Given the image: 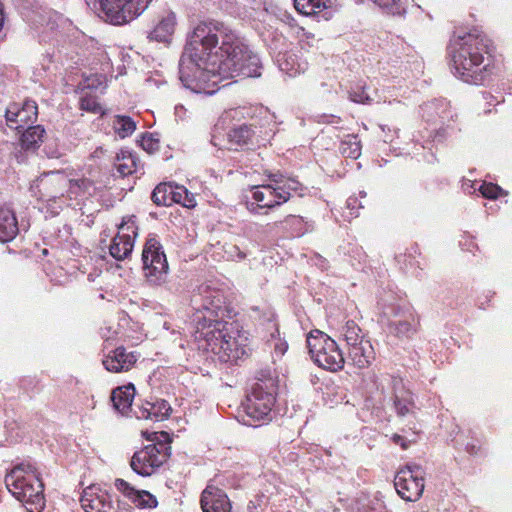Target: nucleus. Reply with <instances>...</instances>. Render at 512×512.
Segmentation results:
<instances>
[{
  "label": "nucleus",
  "mask_w": 512,
  "mask_h": 512,
  "mask_svg": "<svg viewBox=\"0 0 512 512\" xmlns=\"http://www.w3.org/2000/svg\"><path fill=\"white\" fill-rule=\"evenodd\" d=\"M260 59L237 33L219 22L195 27L179 60V78L195 93L214 94L218 83L260 76Z\"/></svg>",
  "instance_id": "nucleus-1"
},
{
  "label": "nucleus",
  "mask_w": 512,
  "mask_h": 512,
  "mask_svg": "<svg viewBox=\"0 0 512 512\" xmlns=\"http://www.w3.org/2000/svg\"><path fill=\"white\" fill-rule=\"evenodd\" d=\"M491 41L476 31L454 36L449 44L451 69L466 83L482 84L489 75Z\"/></svg>",
  "instance_id": "nucleus-2"
},
{
  "label": "nucleus",
  "mask_w": 512,
  "mask_h": 512,
  "mask_svg": "<svg viewBox=\"0 0 512 512\" xmlns=\"http://www.w3.org/2000/svg\"><path fill=\"white\" fill-rule=\"evenodd\" d=\"M5 485L18 501L25 504L29 512H41L44 508L43 483L31 463L16 465L6 475Z\"/></svg>",
  "instance_id": "nucleus-3"
},
{
  "label": "nucleus",
  "mask_w": 512,
  "mask_h": 512,
  "mask_svg": "<svg viewBox=\"0 0 512 512\" xmlns=\"http://www.w3.org/2000/svg\"><path fill=\"white\" fill-rule=\"evenodd\" d=\"M70 178L62 171L43 173L30 184L32 196L45 202L47 210L57 215L71 200Z\"/></svg>",
  "instance_id": "nucleus-4"
},
{
  "label": "nucleus",
  "mask_w": 512,
  "mask_h": 512,
  "mask_svg": "<svg viewBox=\"0 0 512 512\" xmlns=\"http://www.w3.org/2000/svg\"><path fill=\"white\" fill-rule=\"evenodd\" d=\"M276 383L271 376L258 378L253 384L251 392L242 402L244 424L255 426V422L269 419L275 403Z\"/></svg>",
  "instance_id": "nucleus-5"
},
{
  "label": "nucleus",
  "mask_w": 512,
  "mask_h": 512,
  "mask_svg": "<svg viewBox=\"0 0 512 512\" xmlns=\"http://www.w3.org/2000/svg\"><path fill=\"white\" fill-rule=\"evenodd\" d=\"M227 322L214 327L205 334L207 349L217 355L222 362L237 363L248 355L250 349L246 344L247 338L232 336Z\"/></svg>",
  "instance_id": "nucleus-6"
},
{
  "label": "nucleus",
  "mask_w": 512,
  "mask_h": 512,
  "mask_svg": "<svg viewBox=\"0 0 512 512\" xmlns=\"http://www.w3.org/2000/svg\"><path fill=\"white\" fill-rule=\"evenodd\" d=\"M192 303L199 306L196 308L202 314L205 322L204 327H217L226 323L225 318L230 316V310L226 306L224 293L209 285H202L198 293L192 297Z\"/></svg>",
  "instance_id": "nucleus-7"
},
{
  "label": "nucleus",
  "mask_w": 512,
  "mask_h": 512,
  "mask_svg": "<svg viewBox=\"0 0 512 512\" xmlns=\"http://www.w3.org/2000/svg\"><path fill=\"white\" fill-rule=\"evenodd\" d=\"M307 347L314 363L323 369L338 371L343 368L344 357L337 343L320 330H313L307 336Z\"/></svg>",
  "instance_id": "nucleus-8"
},
{
  "label": "nucleus",
  "mask_w": 512,
  "mask_h": 512,
  "mask_svg": "<svg viewBox=\"0 0 512 512\" xmlns=\"http://www.w3.org/2000/svg\"><path fill=\"white\" fill-rule=\"evenodd\" d=\"M142 263L146 280L154 286L166 281L168 262L161 243L155 235H149L142 251Z\"/></svg>",
  "instance_id": "nucleus-9"
},
{
  "label": "nucleus",
  "mask_w": 512,
  "mask_h": 512,
  "mask_svg": "<svg viewBox=\"0 0 512 512\" xmlns=\"http://www.w3.org/2000/svg\"><path fill=\"white\" fill-rule=\"evenodd\" d=\"M170 450L166 443L149 444L133 454L130 466L140 476H151L167 461Z\"/></svg>",
  "instance_id": "nucleus-10"
},
{
  "label": "nucleus",
  "mask_w": 512,
  "mask_h": 512,
  "mask_svg": "<svg viewBox=\"0 0 512 512\" xmlns=\"http://www.w3.org/2000/svg\"><path fill=\"white\" fill-rule=\"evenodd\" d=\"M152 0H99L107 19L114 25L127 23L142 14ZM89 5V0H86Z\"/></svg>",
  "instance_id": "nucleus-11"
},
{
  "label": "nucleus",
  "mask_w": 512,
  "mask_h": 512,
  "mask_svg": "<svg viewBox=\"0 0 512 512\" xmlns=\"http://www.w3.org/2000/svg\"><path fill=\"white\" fill-rule=\"evenodd\" d=\"M424 471L420 465H407L395 476L394 485L400 497L406 501H416L424 490Z\"/></svg>",
  "instance_id": "nucleus-12"
},
{
  "label": "nucleus",
  "mask_w": 512,
  "mask_h": 512,
  "mask_svg": "<svg viewBox=\"0 0 512 512\" xmlns=\"http://www.w3.org/2000/svg\"><path fill=\"white\" fill-rule=\"evenodd\" d=\"M383 315L391 333L398 337H410L416 332L417 319L410 307L400 305H383Z\"/></svg>",
  "instance_id": "nucleus-13"
},
{
  "label": "nucleus",
  "mask_w": 512,
  "mask_h": 512,
  "mask_svg": "<svg viewBox=\"0 0 512 512\" xmlns=\"http://www.w3.org/2000/svg\"><path fill=\"white\" fill-rule=\"evenodd\" d=\"M38 117V106L34 100L27 99L22 105L10 104L5 110L7 125L16 130L24 129L34 123Z\"/></svg>",
  "instance_id": "nucleus-14"
},
{
  "label": "nucleus",
  "mask_w": 512,
  "mask_h": 512,
  "mask_svg": "<svg viewBox=\"0 0 512 512\" xmlns=\"http://www.w3.org/2000/svg\"><path fill=\"white\" fill-rule=\"evenodd\" d=\"M80 502L85 512H117L112 496L95 485L83 491Z\"/></svg>",
  "instance_id": "nucleus-15"
},
{
  "label": "nucleus",
  "mask_w": 512,
  "mask_h": 512,
  "mask_svg": "<svg viewBox=\"0 0 512 512\" xmlns=\"http://www.w3.org/2000/svg\"><path fill=\"white\" fill-rule=\"evenodd\" d=\"M116 489L140 509H154L158 505L156 497L146 490H137L127 481L117 478Z\"/></svg>",
  "instance_id": "nucleus-16"
},
{
  "label": "nucleus",
  "mask_w": 512,
  "mask_h": 512,
  "mask_svg": "<svg viewBox=\"0 0 512 512\" xmlns=\"http://www.w3.org/2000/svg\"><path fill=\"white\" fill-rule=\"evenodd\" d=\"M203 512H230L231 503L226 493L216 486L208 485L201 495Z\"/></svg>",
  "instance_id": "nucleus-17"
},
{
  "label": "nucleus",
  "mask_w": 512,
  "mask_h": 512,
  "mask_svg": "<svg viewBox=\"0 0 512 512\" xmlns=\"http://www.w3.org/2000/svg\"><path fill=\"white\" fill-rule=\"evenodd\" d=\"M138 360L135 352H127L124 347H117L104 359L103 365L109 372L120 373L130 370Z\"/></svg>",
  "instance_id": "nucleus-18"
},
{
  "label": "nucleus",
  "mask_w": 512,
  "mask_h": 512,
  "mask_svg": "<svg viewBox=\"0 0 512 512\" xmlns=\"http://www.w3.org/2000/svg\"><path fill=\"white\" fill-rule=\"evenodd\" d=\"M252 199L258 208H274L288 201L287 193H278L275 185L266 184L253 187Z\"/></svg>",
  "instance_id": "nucleus-19"
},
{
  "label": "nucleus",
  "mask_w": 512,
  "mask_h": 512,
  "mask_svg": "<svg viewBox=\"0 0 512 512\" xmlns=\"http://www.w3.org/2000/svg\"><path fill=\"white\" fill-rule=\"evenodd\" d=\"M334 0H294V6L298 12L306 16H312L317 20H329L332 13L329 8Z\"/></svg>",
  "instance_id": "nucleus-20"
},
{
  "label": "nucleus",
  "mask_w": 512,
  "mask_h": 512,
  "mask_svg": "<svg viewBox=\"0 0 512 512\" xmlns=\"http://www.w3.org/2000/svg\"><path fill=\"white\" fill-rule=\"evenodd\" d=\"M176 26V16L173 12H165L161 15L155 24L148 38L151 41L168 43L174 33Z\"/></svg>",
  "instance_id": "nucleus-21"
},
{
  "label": "nucleus",
  "mask_w": 512,
  "mask_h": 512,
  "mask_svg": "<svg viewBox=\"0 0 512 512\" xmlns=\"http://www.w3.org/2000/svg\"><path fill=\"white\" fill-rule=\"evenodd\" d=\"M422 117L428 122L444 123L452 118L449 103L444 99H435L421 106Z\"/></svg>",
  "instance_id": "nucleus-22"
},
{
  "label": "nucleus",
  "mask_w": 512,
  "mask_h": 512,
  "mask_svg": "<svg viewBox=\"0 0 512 512\" xmlns=\"http://www.w3.org/2000/svg\"><path fill=\"white\" fill-rule=\"evenodd\" d=\"M348 359L360 369L368 367L374 359V349L370 341L365 339L348 347Z\"/></svg>",
  "instance_id": "nucleus-23"
},
{
  "label": "nucleus",
  "mask_w": 512,
  "mask_h": 512,
  "mask_svg": "<svg viewBox=\"0 0 512 512\" xmlns=\"http://www.w3.org/2000/svg\"><path fill=\"white\" fill-rule=\"evenodd\" d=\"M394 391V407L398 416L404 417L412 411L414 402L411 392L403 388L402 380L392 377Z\"/></svg>",
  "instance_id": "nucleus-24"
},
{
  "label": "nucleus",
  "mask_w": 512,
  "mask_h": 512,
  "mask_svg": "<svg viewBox=\"0 0 512 512\" xmlns=\"http://www.w3.org/2000/svg\"><path fill=\"white\" fill-rule=\"evenodd\" d=\"M171 412L170 404L164 400L159 399L155 402H147L136 413L137 418L151 419L154 421H163L167 419Z\"/></svg>",
  "instance_id": "nucleus-25"
},
{
  "label": "nucleus",
  "mask_w": 512,
  "mask_h": 512,
  "mask_svg": "<svg viewBox=\"0 0 512 512\" xmlns=\"http://www.w3.org/2000/svg\"><path fill=\"white\" fill-rule=\"evenodd\" d=\"M134 396L135 387L131 383L125 386L115 388L111 394L113 407L122 415L127 414L131 408Z\"/></svg>",
  "instance_id": "nucleus-26"
},
{
  "label": "nucleus",
  "mask_w": 512,
  "mask_h": 512,
  "mask_svg": "<svg viewBox=\"0 0 512 512\" xmlns=\"http://www.w3.org/2000/svg\"><path fill=\"white\" fill-rule=\"evenodd\" d=\"M19 232L18 222L15 214L9 208H0V241L9 242Z\"/></svg>",
  "instance_id": "nucleus-27"
},
{
  "label": "nucleus",
  "mask_w": 512,
  "mask_h": 512,
  "mask_svg": "<svg viewBox=\"0 0 512 512\" xmlns=\"http://www.w3.org/2000/svg\"><path fill=\"white\" fill-rule=\"evenodd\" d=\"M134 247V239L129 234L118 233L109 247L110 255L116 260L127 258Z\"/></svg>",
  "instance_id": "nucleus-28"
},
{
  "label": "nucleus",
  "mask_w": 512,
  "mask_h": 512,
  "mask_svg": "<svg viewBox=\"0 0 512 512\" xmlns=\"http://www.w3.org/2000/svg\"><path fill=\"white\" fill-rule=\"evenodd\" d=\"M254 134L252 127L245 124L231 129L228 133L230 149L238 150L248 145Z\"/></svg>",
  "instance_id": "nucleus-29"
},
{
  "label": "nucleus",
  "mask_w": 512,
  "mask_h": 512,
  "mask_svg": "<svg viewBox=\"0 0 512 512\" xmlns=\"http://www.w3.org/2000/svg\"><path fill=\"white\" fill-rule=\"evenodd\" d=\"M45 130L42 126H28L20 138L21 148L25 151H35L41 144Z\"/></svg>",
  "instance_id": "nucleus-30"
},
{
  "label": "nucleus",
  "mask_w": 512,
  "mask_h": 512,
  "mask_svg": "<svg viewBox=\"0 0 512 512\" xmlns=\"http://www.w3.org/2000/svg\"><path fill=\"white\" fill-rule=\"evenodd\" d=\"M269 178L274 183L278 193H287L288 200L290 199L292 192L297 193L302 190L301 183L294 178L285 177L280 173L270 174Z\"/></svg>",
  "instance_id": "nucleus-31"
},
{
  "label": "nucleus",
  "mask_w": 512,
  "mask_h": 512,
  "mask_svg": "<svg viewBox=\"0 0 512 512\" xmlns=\"http://www.w3.org/2000/svg\"><path fill=\"white\" fill-rule=\"evenodd\" d=\"M277 228L289 231L293 237H299L305 234L308 229L301 216L288 215L282 221L274 224Z\"/></svg>",
  "instance_id": "nucleus-32"
},
{
  "label": "nucleus",
  "mask_w": 512,
  "mask_h": 512,
  "mask_svg": "<svg viewBox=\"0 0 512 512\" xmlns=\"http://www.w3.org/2000/svg\"><path fill=\"white\" fill-rule=\"evenodd\" d=\"M279 69L289 76H295L296 74L304 71V67L296 61V56L289 52H279L276 58Z\"/></svg>",
  "instance_id": "nucleus-33"
},
{
  "label": "nucleus",
  "mask_w": 512,
  "mask_h": 512,
  "mask_svg": "<svg viewBox=\"0 0 512 512\" xmlns=\"http://www.w3.org/2000/svg\"><path fill=\"white\" fill-rule=\"evenodd\" d=\"M115 167L121 177L132 174L136 168V157L129 151L121 150L116 155Z\"/></svg>",
  "instance_id": "nucleus-34"
},
{
  "label": "nucleus",
  "mask_w": 512,
  "mask_h": 512,
  "mask_svg": "<svg viewBox=\"0 0 512 512\" xmlns=\"http://www.w3.org/2000/svg\"><path fill=\"white\" fill-rule=\"evenodd\" d=\"M339 150L344 157L357 159L361 155V145L358 136L348 135L341 141Z\"/></svg>",
  "instance_id": "nucleus-35"
},
{
  "label": "nucleus",
  "mask_w": 512,
  "mask_h": 512,
  "mask_svg": "<svg viewBox=\"0 0 512 512\" xmlns=\"http://www.w3.org/2000/svg\"><path fill=\"white\" fill-rule=\"evenodd\" d=\"M172 204L177 203L181 204L186 208H193L196 206L195 196L191 192L188 191L182 185L173 184L172 187Z\"/></svg>",
  "instance_id": "nucleus-36"
},
{
  "label": "nucleus",
  "mask_w": 512,
  "mask_h": 512,
  "mask_svg": "<svg viewBox=\"0 0 512 512\" xmlns=\"http://www.w3.org/2000/svg\"><path fill=\"white\" fill-rule=\"evenodd\" d=\"M172 187L171 183H160L155 187L151 194L152 201L158 206L172 205Z\"/></svg>",
  "instance_id": "nucleus-37"
},
{
  "label": "nucleus",
  "mask_w": 512,
  "mask_h": 512,
  "mask_svg": "<svg viewBox=\"0 0 512 512\" xmlns=\"http://www.w3.org/2000/svg\"><path fill=\"white\" fill-rule=\"evenodd\" d=\"M342 336L348 347L365 340L360 327L352 320L346 322L342 328Z\"/></svg>",
  "instance_id": "nucleus-38"
},
{
  "label": "nucleus",
  "mask_w": 512,
  "mask_h": 512,
  "mask_svg": "<svg viewBox=\"0 0 512 512\" xmlns=\"http://www.w3.org/2000/svg\"><path fill=\"white\" fill-rule=\"evenodd\" d=\"M113 128L121 138H125L135 131L136 123L129 116L117 115L113 121Z\"/></svg>",
  "instance_id": "nucleus-39"
},
{
  "label": "nucleus",
  "mask_w": 512,
  "mask_h": 512,
  "mask_svg": "<svg viewBox=\"0 0 512 512\" xmlns=\"http://www.w3.org/2000/svg\"><path fill=\"white\" fill-rule=\"evenodd\" d=\"M93 183L91 180L86 178L81 179H70V196L71 199L73 197L78 196L81 193H90L89 190L92 188Z\"/></svg>",
  "instance_id": "nucleus-40"
},
{
  "label": "nucleus",
  "mask_w": 512,
  "mask_h": 512,
  "mask_svg": "<svg viewBox=\"0 0 512 512\" xmlns=\"http://www.w3.org/2000/svg\"><path fill=\"white\" fill-rule=\"evenodd\" d=\"M80 109L94 114L104 115L105 111L96 97L86 95L80 98Z\"/></svg>",
  "instance_id": "nucleus-41"
},
{
  "label": "nucleus",
  "mask_w": 512,
  "mask_h": 512,
  "mask_svg": "<svg viewBox=\"0 0 512 512\" xmlns=\"http://www.w3.org/2000/svg\"><path fill=\"white\" fill-rule=\"evenodd\" d=\"M349 98L351 101L355 103L361 104H371L373 99L366 92V87L362 85H357L349 92Z\"/></svg>",
  "instance_id": "nucleus-42"
},
{
  "label": "nucleus",
  "mask_w": 512,
  "mask_h": 512,
  "mask_svg": "<svg viewBox=\"0 0 512 512\" xmlns=\"http://www.w3.org/2000/svg\"><path fill=\"white\" fill-rule=\"evenodd\" d=\"M269 342H271V344L273 345L274 354L277 355L278 357L283 356L288 349L287 342L279 337V331L276 326L275 331L271 333V338L269 339Z\"/></svg>",
  "instance_id": "nucleus-43"
},
{
  "label": "nucleus",
  "mask_w": 512,
  "mask_h": 512,
  "mask_svg": "<svg viewBox=\"0 0 512 512\" xmlns=\"http://www.w3.org/2000/svg\"><path fill=\"white\" fill-rule=\"evenodd\" d=\"M478 190L480 191L483 197L488 199H496L503 193V190L500 186L487 182H483L479 186Z\"/></svg>",
  "instance_id": "nucleus-44"
},
{
  "label": "nucleus",
  "mask_w": 512,
  "mask_h": 512,
  "mask_svg": "<svg viewBox=\"0 0 512 512\" xmlns=\"http://www.w3.org/2000/svg\"><path fill=\"white\" fill-rule=\"evenodd\" d=\"M140 145L148 153H153L159 147V140L152 134H143Z\"/></svg>",
  "instance_id": "nucleus-45"
},
{
  "label": "nucleus",
  "mask_w": 512,
  "mask_h": 512,
  "mask_svg": "<svg viewBox=\"0 0 512 512\" xmlns=\"http://www.w3.org/2000/svg\"><path fill=\"white\" fill-rule=\"evenodd\" d=\"M374 3L382 8L387 9L392 14H400L401 6L400 0H372Z\"/></svg>",
  "instance_id": "nucleus-46"
},
{
  "label": "nucleus",
  "mask_w": 512,
  "mask_h": 512,
  "mask_svg": "<svg viewBox=\"0 0 512 512\" xmlns=\"http://www.w3.org/2000/svg\"><path fill=\"white\" fill-rule=\"evenodd\" d=\"M363 205L356 197H349L346 201V208L349 210V218L358 216V209L362 208Z\"/></svg>",
  "instance_id": "nucleus-47"
},
{
  "label": "nucleus",
  "mask_w": 512,
  "mask_h": 512,
  "mask_svg": "<svg viewBox=\"0 0 512 512\" xmlns=\"http://www.w3.org/2000/svg\"><path fill=\"white\" fill-rule=\"evenodd\" d=\"M319 122L329 124H339L341 122L340 117L335 115H322L320 116Z\"/></svg>",
  "instance_id": "nucleus-48"
},
{
  "label": "nucleus",
  "mask_w": 512,
  "mask_h": 512,
  "mask_svg": "<svg viewBox=\"0 0 512 512\" xmlns=\"http://www.w3.org/2000/svg\"><path fill=\"white\" fill-rule=\"evenodd\" d=\"M392 440L395 444L400 445L403 449H407L409 446V442H407L402 436L398 434H394Z\"/></svg>",
  "instance_id": "nucleus-49"
},
{
  "label": "nucleus",
  "mask_w": 512,
  "mask_h": 512,
  "mask_svg": "<svg viewBox=\"0 0 512 512\" xmlns=\"http://www.w3.org/2000/svg\"><path fill=\"white\" fill-rule=\"evenodd\" d=\"M175 116L177 119H184L186 114V109L183 105H176L175 106Z\"/></svg>",
  "instance_id": "nucleus-50"
},
{
  "label": "nucleus",
  "mask_w": 512,
  "mask_h": 512,
  "mask_svg": "<svg viewBox=\"0 0 512 512\" xmlns=\"http://www.w3.org/2000/svg\"><path fill=\"white\" fill-rule=\"evenodd\" d=\"M479 450V447H477L475 444H467L466 451L470 454H477Z\"/></svg>",
  "instance_id": "nucleus-51"
},
{
  "label": "nucleus",
  "mask_w": 512,
  "mask_h": 512,
  "mask_svg": "<svg viewBox=\"0 0 512 512\" xmlns=\"http://www.w3.org/2000/svg\"><path fill=\"white\" fill-rule=\"evenodd\" d=\"M233 249L237 252V257L242 260L246 257V254L242 251H240V249L238 247H233Z\"/></svg>",
  "instance_id": "nucleus-52"
},
{
  "label": "nucleus",
  "mask_w": 512,
  "mask_h": 512,
  "mask_svg": "<svg viewBox=\"0 0 512 512\" xmlns=\"http://www.w3.org/2000/svg\"><path fill=\"white\" fill-rule=\"evenodd\" d=\"M384 142H391L393 140V134H386L383 138Z\"/></svg>",
  "instance_id": "nucleus-53"
},
{
  "label": "nucleus",
  "mask_w": 512,
  "mask_h": 512,
  "mask_svg": "<svg viewBox=\"0 0 512 512\" xmlns=\"http://www.w3.org/2000/svg\"><path fill=\"white\" fill-rule=\"evenodd\" d=\"M248 208H249L251 211H254V203H248Z\"/></svg>",
  "instance_id": "nucleus-54"
},
{
  "label": "nucleus",
  "mask_w": 512,
  "mask_h": 512,
  "mask_svg": "<svg viewBox=\"0 0 512 512\" xmlns=\"http://www.w3.org/2000/svg\"><path fill=\"white\" fill-rule=\"evenodd\" d=\"M124 227H125V224H124V223H121V224L119 225V229H120V230H123V229H124Z\"/></svg>",
  "instance_id": "nucleus-55"
},
{
  "label": "nucleus",
  "mask_w": 512,
  "mask_h": 512,
  "mask_svg": "<svg viewBox=\"0 0 512 512\" xmlns=\"http://www.w3.org/2000/svg\"><path fill=\"white\" fill-rule=\"evenodd\" d=\"M360 195L362 198H364V197H366V192L362 191V192H360Z\"/></svg>",
  "instance_id": "nucleus-56"
},
{
  "label": "nucleus",
  "mask_w": 512,
  "mask_h": 512,
  "mask_svg": "<svg viewBox=\"0 0 512 512\" xmlns=\"http://www.w3.org/2000/svg\"><path fill=\"white\" fill-rule=\"evenodd\" d=\"M383 132H385L386 126H380Z\"/></svg>",
  "instance_id": "nucleus-57"
}]
</instances>
